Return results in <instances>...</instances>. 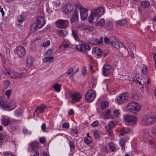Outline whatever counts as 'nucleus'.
I'll return each mask as SVG.
<instances>
[{"label":"nucleus","instance_id":"58836bf2","mask_svg":"<svg viewBox=\"0 0 156 156\" xmlns=\"http://www.w3.org/2000/svg\"><path fill=\"white\" fill-rule=\"evenodd\" d=\"M105 127L106 128L107 131L108 133V134L110 136H112V128L108 126H106Z\"/></svg>","mask_w":156,"mask_h":156},{"label":"nucleus","instance_id":"4be33fe9","mask_svg":"<svg viewBox=\"0 0 156 156\" xmlns=\"http://www.w3.org/2000/svg\"><path fill=\"white\" fill-rule=\"evenodd\" d=\"M115 23L116 24L123 26L127 24V20L126 19H124L122 20L116 21Z\"/></svg>","mask_w":156,"mask_h":156},{"label":"nucleus","instance_id":"4c0bfd02","mask_svg":"<svg viewBox=\"0 0 156 156\" xmlns=\"http://www.w3.org/2000/svg\"><path fill=\"white\" fill-rule=\"evenodd\" d=\"M80 15L81 19L82 20H85L87 18L88 16L87 12L84 13H80Z\"/></svg>","mask_w":156,"mask_h":156},{"label":"nucleus","instance_id":"79ce46f5","mask_svg":"<svg viewBox=\"0 0 156 156\" xmlns=\"http://www.w3.org/2000/svg\"><path fill=\"white\" fill-rule=\"evenodd\" d=\"M23 113V111L21 109H19L16 110L15 112L14 113L15 115L19 116L22 115Z\"/></svg>","mask_w":156,"mask_h":156},{"label":"nucleus","instance_id":"a211bd4d","mask_svg":"<svg viewBox=\"0 0 156 156\" xmlns=\"http://www.w3.org/2000/svg\"><path fill=\"white\" fill-rule=\"evenodd\" d=\"M2 124L5 126L10 125L11 124V121L8 118L3 117L2 119Z\"/></svg>","mask_w":156,"mask_h":156},{"label":"nucleus","instance_id":"412c9836","mask_svg":"<svg viewBox=\"0 0 156 156\" xmlns=\"http://www.w3.org/2000/svg\"><path fill=\"white\" fill-rule=\"evenodd\" d=\"M27 73V70L24 68L21 69L19 73H18L19 78L26 76Z\"/></svg>","mask_w":156,"mask_h":156},{"label":"nucleus","instance_id":"6ab92c4d","mask_svg":"<svg viewBox=\"0 0 156 156\" xmlns=\"http://www.w3.org/2000/svg\"><path fill=\"white\" fill-rule=\"evenodd\" d=\"M79 20L78 12L76 11H75L71 18V21L72 23L77 22Z\"/></svg>","mask_w":156,"mask_h":156},{"label":"nucleus","instance_id":"e433bc0d","mask_svg":"<svg viewBox=\"0 0 156 156\" xmlns=\"http://www.w3.org/2000/svg\"><path fill=\"white\" fill-rule=\"evenodd\" d=\"M96 17L95 16H94V15L93 14V13L91 12L90 15L89 17L88 18V22L90 23H92L93 22V21L94 19V17Z\"/></svg>","mask_w":156,"mask_h":156},{"label":"nucleus","instance_id":"b1692460","mask_svg":"<svg viewBox=\"0 0 156 156\" xmlns=\"http://www.w3.org/2000/svg\"><path fill=\"white\" fill-rule=\"evenodd\" d=\"M72 35L73 36V38L76 41H79V38L78 36L77 35V33L78 32V30H72Z\"/></svg>","mask_w":156,"mask_h":156},{"label":"nucleus","instance_id":"69168bd1","mask_svg":"<svg viewBox=\"0 0 156 156\" xmlns=\"http://www.w3.org/2000/svg\"><path fill=\"white\" fill-rule=\"evenodd\" d=\"M82 74L85 75L87 73V71L85 67H83L82 68Z\"/></svg>","mask_w":156,"mask_h":156},{"label":"nucleus","instance_id":"bb28decb","mask_svg":"<svg viewBox=\"0 0 156 156\" xmlns=\"http://www.w3.org/2000/svg\"><path fill=\"white\" fill-rule=\"evenodd\" d=\"M9 76L16 79H19L18 73L15 72H11Z\"/></svg>","mask_w":156,"mask_h":156},{"label":"nucleus","instance_id":"0e129e2a","mask_svg":"<svg viewBox=\"0 0 156 156\" xmlns=\"http://www.w3.org/2000/svg\"><path fill=\"white\" fill-rule=\"evenodd\" d=\"M62 127L66 128H68L69 127V124L68 122H65L62 125Z\"/></svg>","mask_w":156,"mask_h":156},{"label":"nucleus","instance_id":"c756f323","mask_svg":"<svg viewBox=\"0 0 156 156\" xmlns=\"http://www.w3.org/2000/svg\"><path fill=\"white\" fill-rule=\"evenodd\" d=\"M33 62V59L31 57H30L27 58V65L28 67H31L32 66Z\"/></svg>","mask_w":156,"mask_h":156},{"label":"nucleus","instance_id":"2f4dec72","mask_svg":"<svg viewBox=\"0 0 156 156\" xmlns=\"http://www.w3.org/2000/svg\"><path fill=\"white\" fill-rule=\"evenodd\" d=\"M38 143L34 142L31 144V147L34 151H36L38 148Z\"/></svg>","mask_w":156,"mask_h":156},{"label":"nucleus","instance_id":"ea45409f","mask_svg":"<svg viewBox=\"0 0 156 156\" xmlns=\"http://www.w3.org/2000/svg\"><path fill=\"white\" fill-rule=\"evenodd\" d=\"M77 28H78L81 30H86V25L83 24H81L80 25H78L76 26Z\"/></svg>","mask_w":156,"mask_h":156},{"label":"nucleus","instance_id":"c9c22d12","mask_svg":"<svg viewBox=\"0 0 156 156\" xmlns=\"http://www.w3.org/2000/svg\"><path fill=\"white\" fill-rule=\"evenodd\" d=\"M141 5L144 8H147L150 5V3L147 1H145L142 2Z\"/></svg>","mask_w":156,"mask_h":156},{"label":"nucleus","instance_id":"0eeeda50","mask_svg":"<svg viewBox=\"0 0 156 156\" xmlns=\"http://www.w3.org/2000/svg\"><path fill=\"white\" fill-rule=\"evenodd\" d=\"M95 96V92L92 90H90L86 94L85 98L88 101H92L94 99Z\"/></svg>","mask_w":156,"mask_h":156},{"label":"nucleus","instance_id":"09e8293b","mask_svg":"<svg viewBox=\"0 0 156 156\" xmlns=\"http://www.w3.org/2000/svg\"><path fill=\"white\" fill-rule=\"evenodd\" d=\"M12 93V90H8L6 91L5 94L7 96L8 99H9V97L10 96Z\"/></svg>","mask_w":156,"mask_h":156},{"label":"nucleus","instance_id":"dca6fc26","mask_svg":"<svg viewBox=\"0 0 156 156\" xmlns=\"http://www.w3.org/2000/svg\"><path fill=\"white\" fill-rule=\"evenodd\" d=\"M46 108V106L45 105H41L37 107L34 113H36L37 115L39 114H42L44 112V110Z\"/></svg>","mask_w":156,"mask_h":156},{"label":"nucleus","instance_id":"6e6d98bb","mask_svg":"<svg viewBox=\"0 0 156 156\" xmlns=\"http://www.w3.org/2000/svg\"><path fill=\"white\" fill-rule=\"evenodd\" d=\"M113 113L115 116L118 117L120 114V112L119 110L116 109L114 111Z\"/></svg>","mask_w":156,"mask_h":156},{"label":"nucleus","instance_id":"2eb2a0df","mask_svg":"<svg viewBox=\"0 0 156 156\" xmlns=\"http://www.w3.org/2000/svg\"><path fill=\"white\" fill-rule=\"evenodd\" d=\"M73 9L72 5L70 3H68L63 6V10L65 13H68L72 11Z\"/></svg>","mask_w":156,"mask_h":156},{"label":"nucleus","instance_id":"3c124183","mask_svg":"<svg viewBox=\"0 0 156 156\" xmlns=\"http://www.w3.org/2000/svg\"><path fill=\"white\" fill-rule=\"evenodd\" d=\"M50 43V41H48L46 42H44L42 44H41V45L43 47H47L49 45Z\"/></svg>","mask_w":156,"mask_h":156},{"label":"nucleus","instance_id":"393cba45","mask_svg":"<svg viewBox=\"0 0 156 156\" xmlns=\"http://www.w3.org/2000/svg\"><path fill=\"white\" fill-rule=\"evenodd\" d=\"M43 61L44 62H49L50 63H52L54 61L53 57L52 56H46V57L44 58Z\"/></svg>","mask_w":156,"mask_h":156},{"label":"nucleus","instance_id":"6e6552de","mask_svg":"<svg viewBox=\"0 0 156 156\" xmlns=\"http://www.w3.org/2000/svg\"><path fill=\"white\" fill-rule=\"evenodd\" d=\"M128 98L129 94L128 93H123L120 95L117 98L116 101L119 103L121 104L126 101Z\"/></svg>","mask_w":156,"mask_h":156},{"label":"nucleus","instance_id":"603ef678","mask_svg":"<svg viewBox=\"0 0 156 156\" xmlns=\"http://www.w3.org/2000/svg\"><path fill=\"white\" fill-rule=\"evenodd\" d=\"M93 134L95 137L96 138H98L100 136L99 132L97 131H95L94 132Z\"/></svg>","mask_w":156,"mask_h":156},{"label":"nucleus","instance_id":"f03ea898","mask_svg":"<svg viewBox=\"0 0 156 156\" xmlns=\"http://www.w3.org/2000/svg\"><path fill=\"white\" fill-rule=\"evenodd\" d=\"M141 107V105L135 101H133L128 104L127 109L129 112H139Z\"/></svg>","mask_w":156,"mask_h":156},{"label":"nucleus","instance_id":"473e14b6","mask_svg":"<svg viewBox=\"0 0 156 156\" xmlns=\"http://www.w3.org/2000/svg\"><path fill=\"white\" fill-rule=\"evenodd\" d=\"M37 25L35 23H33L30 26V30L32 32L35 31L37 28Z\"/></svg>","mask_w":156,"mask_h":156},{"label":"nucleus","instance_id":"5fc2aeb1","mask_svg":"<svg viewBox=\"0 0 156 156\" xmlns=\"http://www.w3.org/2000/svg\"><path fill=\"white\" fill-rule=\"evenodd\" d=\"M99 124L98 121H95L94 122L91 124L92 126L93 127H95L98 126Z\"/></svg>","mask_w":156,"mask_h":156},{"label":"nucleus","instance_id":"9d476101","mask_svg":"<svg viewBox=\"0 0 156 156\" xmlns=\"http://www.w3.org/2000/svg\"><path fill=\"white\" fill-rule=\"evenodd\" d=\"M92 13L95 16L100 17L104 14V10L102 7H100L94 9Z\"/></svg>","mask_w":156,"mask_h":156},{"label":"nucleus","instance_id":"c03bdc74","mask_svg":"<svg viewBox=\"0 0 156 156\" xmlns=\"http://www.w3.org/2000/svg\"><path fill=\"white\" fill-rule=\"evenodd\" d=\"M108 146L109 149L112 151H114L115 150V148L114 146L113 143H110L108 144Z\"/></svg>","mask_w":156,"mask_h":156},{"label":"nucleus","instance_id":"f3484780","mask_svg":"<svg viewBox=\"0 0 156 156\" xmlns=\"http://www.w3.org/2000/svg\"><path fill=\"white\" fill-rule=\"evenodd\" d=\"M130 132V129L128 127H124L122 128L119 130V134L121 136H123L124 134H128Z\"/></svg>","mask_w":156,"mask_h":156},{"label":"nucleus","instance_id":"8fccbe9b","mask_svg":"<svg viewBox=\"0 0 156 156\" xmlns=\"http://www.w3.org/2000/svg\"><path fill=\"white\" fill-rule=\"evenodd\" d=\"M17 20L19 23H21L25 20V19L23 16H21L18 17Z\"/></svg>","mask_w":156,"mask_h":156},{"label":"nucleus","instance_id":"a18cd8bd","mask_svg":"<svg viewBox=\"0 0 156 156\" xmlns=\"http://www.w3.org/2000/svg\"><path fill=\"white\" fill-rule=\"evenodd\" d=\"M69 144L70 150L71 151L74 150L75 148V144L74 142L73 141H69Z\"/></svg>","mask_w":156,"mask_h":156},{"label":"nucleus","instance_id":"ddd939ff","mask_svg":"<svg viewBox=\"0 0 156 156\" xmlns=\"http://www.w3.org/2000/svg\"><path fill=\"white\" fill-rule=\"evenodd\" d=\"M111 66L108 64H105L103 68L104 75L105 76H107L110 74L111 72Z\"/></svg>","mask_w":156,"mask_h":156},{"label":"nucleus","instance_id":"bf43d9fd","mask_svg":"<svg viewBox=\"0 0 156 156\" xmlns=\"http://www.w3.org/2000/svg\"><path fill=\"white\" fill-rule=\"evenodd\" d=\"M88 10L87 9L83 7L80 10V13L87 12Z\"/></svg>","mask_w":156,"mask_h":156},{"label":"nucleus","instance_id":"4d7b16f0","mask_svg":"<svg viewBox=\"0 0 156 156\" xmlns=\"http://www.w3.org/2000/svg\"><path fill=\"white\" fill-rule=\"evenodd\" d=\"M149 138H150V136H149V134L148 133H146L144 135V140H149Z\"/></svg>","mask_w":156,"mask_h":156},{"label":"nucleus","instance_id":"de8ad7c7","mask_svg":"<svg viewBox=\"0 0 156 156\" xmlns=\"http://www.w3.org/2000/svg\"><path fill=\"white\" fill-rule=\"evenodd\" d=\"M3 73L5 75H7L9 76L11 72H10L7 69L4 68L2 70Z\"/></svg>","mask_w":156,"mask_h":156},{"label":"nucleus","instance_id":"052dcab7","mask_svg":"<svg viewBox=\"0 0 156 156\" xmlns=\"http://www.w3.org/2000/svg\"><path fill=\"white\" fill-rule=\"evenodd\" d=\"M23 133L26 134H30L31 132L26 129H23Z\"/></svg>","mask_w":156,"mask_h":156},{"label":"nucleus","instance_id":"5701e85b","mask_svg":"<svg viewBox=\"0 0 156 156\" xmlns=\"http://www.w3.org/2000/svg\"><path fill=\"white\" fill-rule=\"evenodd\" d=\"M57 33L61 36L63 37L66 36L68 34V31H67L60 29L58 30Z\"/></svg>","mask_w":156,"mask_h":156},{"label":"nucleus","instance_id":"49530a36","mask_svg":"<svg viewBox=\"0 0 156 156\" xmlns=\"http://www.w3.org/2000/svg\"><path fill=\"white\" fill-rule=\"evenodd\" d=\"M52 54V49H49L46 52V56H51Z\"/></svg>","mask_w":156,"mask_h":156},{"label":"nucleus","instance_id":"9b49d317","mask_svg":"<svg viewBox=\"0 0 156 156\" xmlns=\"http://www.w3.org/2000/svg\"><path fill=\"white\" fill-rule=\"evenodd\" d=\"M37 28H41L42 27L45 23V21L43 16H39L37 18L36 22Z\"/></svg>","mask_w":156,"mask_h":156},{"label":"nucleus","instance_id":"37998d69","mask_svg":"<svg viewBox=\"0 0 156 156\" xmlns=\"http://www.w3.org/2000/svg\"><path fill=\"white\" fill-rule=\"evenodd\" d=\"M150 147L151 148H154L156 147V143L154 140L150 141Z\"/></svg>","mask_w":156,"mask_h":156},{"label":"nucleus","instance_id":"1a4fd4ad","mask_svg":"<svg viewBox=\"0 0 156 156\" xmlns=\"http://www.w3.org/2000/svg\"><path fill=\"white\" fill-rule=\"evenodd\" d=\"M89 42L93 45H100L103 42V39L102 37H101L99 39L94 38H91L89 40Z\"/></svg>","mask_w":156,"mask_h":156},{"label":"nucleus","instance_id":"7c9ffc66","mask_svg":"<svg viewBox=\"0 0 156 156\" xmlns=\"http://www.w3.org/2000/svg\"><path fill=\"white\" fill-rule=\"evenodd\" d=\"M119 144L122 147V151H124L125 150L124 147L125 142L123 139L121 138L119 140Z\"/></svg>","mask_w":156,"mask_h":156},{"label":"nucleus","instance_id":"680f3d73","mask_svg":"<svg viewBox=\"0 0 156 156\" xmlns=\"http://www.w3.org/2000/svg\"><path fill=\"white\" fill-rule=\"evenodd\" d=\"M5 52L6 53V55L8 56H9L10 54V49L8 48H5Z\"/></svg>","mask_w":156,"mask_h":156},{"label":"nucleus","instance_id":"cd10ccee","mask_svg":"<svg viewBox=\"0 0 156 156\" xmlns=\"http://www.w3.org/2000/svg\"><path fill=\"white\" fill-rule=\"evenodd\" d=\"M61 85L57 83L55 84L52 86V87L56 92H59L61 90Z\"/></svg>","mask_w":156,"mask_h":156},{"label":"nucleus","instance_id":"4468645a","mask_svg":"<svg viewBox=\"0 0 156 156\" xmlns=\"http://www.w3.org/2000/svg\"><path fill=\"white\" fill-rule=\"evenodd\" d=\"M6 103H5V104L8 105H11V106H8L7 107H4L3 108L7 109L8 108V110H12L15 108V102L13 101H10L8 99L6 101H5Z\"/></svg>","mask_w":156,"mask_h":156},{"label":"nucleus","instance_id":"a878e982","mask_svg":"<svg viewBox=\"0 0 156 156\" xmlns=\"http://www.w3.org/2000/svg\"><path fill=\"white\" fill-rule=\"evenodd\" d=\"M112 46L116 49L119 48L120 46V44L116 41H112L111 42Z\"/></svg>","mask_w":156,"mask_h":156},{"label":"nucleus","instance_id":"aec40b11","mask_svg":"<svg viewBox=\"0 0 156 156\" xmlns=\"http://www.w3.org/2000/svg\"><path fill=\"white\" fill-rule=\"evenodd\" d=\"M92 52L93 53H95V52L97 53L98 52V53L97 54V56L98 58L101 57L102 53L101 50L98 48H93L92 50Z\"/></svg>","mask_w":156,"mask_h":156},{"label":"nucleus","instance_id":"423d86ee","mask_svg":"<svg viewBox=\"0 0 156 156\" xmlns=\"http://www.w3.org/2000/svg\"><path fill=\"white\" fill-rule=\"evenodd\" d=\"M26 51L24 48L22 46H18L16 47L15 53L20 58L23 57L26 55Z\"/></svg>","mask_w":156,"mask_h":156},{"label":"nucleus","instance_id":"72a5a7b5","mask_svg":"<svg viewBox=\"0 0 156 156\" xmlns=\"http://www.w3.org/2000/svg\"><path fill=\"white\" fill-rule=\"evenodd\" d=\"M5 103H6L5 102V101H3L2 98V97H0V105L3 108L4 107H8V106H11V105L5 104Z\"/></svg>","mask_w":156,"mask_h":156},{"label":"nucleus","instance_id":"f257e3e1","mask_svg":"<svg viewBox=\"0 0 156 156\" xmlns=\"http://www.w3.org/2000/svg\"><path fill=\"white\" fill-rule=\"evenodd\" d=\"M141 122L142 125L145 126L155 123L156 122V112L153 113L151 115L144 117Z\"/></svg>","mask_w":156,"mask_h":156},{"label":"nucleus","instance_id":"a19ab883","mask_svg":"<svg viewBox=\"0 0 156 156\" xmlns=\"http://www.w3.org/2000/svg\"><path fill=\"white\" fill-rule=\"evenodd\" d=\"M108 105V102L106 101H104L101 104V107L102 109H104L107 108Z\"/></svg>","mask_w":156,"mask_h":156},{"label":"nucleus","instance_id":"774afa93","mask_svg":"<svg viewBox=\"0 0 156 156\" xmlns=\"http://www.w3.org/2000/svg\"><path fill=\"white\" fill-rule=\"evenodd\" d=\"M152 133L156 136V126H154L152 129Z\"/></svg>","mask_w":156,"mask_h":156},{"label":"nucleus","instance_id":"864d4df0","mask_svg":"<svg viewBox=\"0 0 156 156\" xmlns=\"http://www.w3.org/2000/svg\"><path fill=\"white\" fill-rule=\"evenodd\" d=\"M107 126L112 128H113L115 127V124L113 122L110 121L109 122V124L107 125Z\"/></svg>","mask_w":156,"mask_h":156},{"label":"nucleus","instance_id":"20e7f679","mask_svg":"<svg viewBox=\"0 0 156 156\" xmlns=\"http://www.w3.org/2000/svg\"><path fill=\"white\" fill-rule=\"evenodd\" d=\"M76 47L77 50L84 53H87L90 49V46L87 43H82L81 44L76 45Z\"/></svg>","mask_w":156,"mask_h":156},{"label":"nucleus","instance_id":"f704fd0d","mask_svg":"<svg viewBox=\"0 0 156 156\" xmlns=\"http://www.w3.org/2000/svg\"><path fill=\"white\" fill-rule=\"evenodd\" d=\"M84 143L87 144H89L92 142V138L91 136L86 137L84 140Z\"/></svg>","mask_w":156,"mask_h":156},{"label":"nucleus","instance_id":"13d9d810","mask_svg":"<svg viewBox=\"0 0 156 156\" xmlns=\"http://www.w3.org/2000/svg\"><path fill=\"white\" fill-rule=\"evenodd\" d=\"M73 71V69L72 68H70L68 69L66 74H70L72 73Z\"/></svg>","mask_w":156,"mask_h":156},{"label":"nucleus","instance_id":"f8f14e48","mask_svg":"<svg viewBox=\"0 0 156 156\" xmlns=\"http://www.w3.org/2000/svg\"><path fill=\"white\" fill-rule=\"evenodd\" d=\"M70 96L75 101H79L81 98L80 94L78 92H71L70 93Z\"/></svg>","mask_w":156,"mask_h":156},{"label":"nucleus","instance_id":"338daca9","mask_svg":"<svg viewBox=\"0 0 156 156\" xmlns=\"http://www.w3.org/2000/svg\"><path fill=\"white\" fill-rule=\"evenodd\" d=\"M41 128L43 131H46V124L45 123H44L42 124L41 126Z\"/></svg>","mask_w":156,"mask_h":156},{"label":"nucleus","instance_id":"39448f33","mask_svg":"<svg viewBox=\"0 0 156 156\" xmlns=\"http://www.w3.org/2000/svg\"><path fill=\"white\" fill-rule=\"evenodd\" d=\"M55 23L57 27L65 29L68 27L69 21L67 20L60 19L57 20Z\"/></svg>","mask_w":156,"mask_h":156},{"label":"nucleus","instance_id":"c85d7f7f","mask_svg":"<svg viewBox=\"0 0 156 156\" xmlns=\"http://www.w3.org/2000/svg\"><path fill=\"white\" fill-rule=\"evenodd\" d=\"M105 21L104 19H100L98 22L96 23V26L97 27H102L105 24Z\"/></svg>","mask_w":156,"mask_h":156},{"label":"nucleus","instance_id":"e2e57ef3","mask_svg":"<svg viewBox=\"0 0 156 156\" xmlns=\"http://www.w3.org/2000/svg\"><path fill=\"white\" fill-rule=\"evenodd\" d=\"M86 30L92 31L94 30V28L92 26H89L86 25Z\"/></svg>","mask_w":156,"mask_h":156},{"label":"nucleus","instance_id":"7ed1b4c3","mask_svg":"<svg viewBox=\"0 0 156 156\" xmlns=\"http://www.w3.org/2000/svg\"><path fill=\"white\" fill-rule=\"evenodd\" d=\"M123 119L124 121L129 125H134L137 121V118L130 115H125Z\"/></svg>","mask_w":156,"mask_h":156}]
</instances>
